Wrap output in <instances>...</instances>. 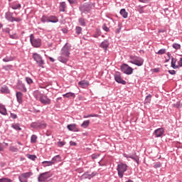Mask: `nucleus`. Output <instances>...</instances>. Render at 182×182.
I'll use <instances>...</instances> for the list:
<instances>
[{
    "label": "nucleus",
    "mask_w": 182,
    "mask_h": 182,
    "mask_svg": "<svg viewBox=\"0 0 182 182\" xmlns=\"http://www.w3.org/2000/svg\"><path fill=\"white\" fill-rule=\"evenodd\" d=\"M70 46L65 43L60 50V56H58V60L61 63H68L69 58H70Z\"/></svg>",
    "instance_id": "obj_1"
},
{
    "label": "nucleus",
    "mask_w": 182,
    "mask_h": 182,
    "mask_svg": "<svg viewBox=\"0 0 182 182\" xmlns=\"http://www.w3.org/2000/svg\"><path fill=\"white\" fill-rule=\"evenodd\" d=\"M129 59V63L136 66H143V63H144V60L139 56L130 55Z\"/></svg>",
    "instance_id": "obj_2"
},
{
    "label": "nucleus",
    "mask_w": 182,
    "mask_h": 182,
    "mask_svg": "<svg viewBox=\"0 0 182 182\" xmlns=\"http://www.w3.org/2000/svg\"><path fill=\"white\" fill-rule=\"evenodd\" d=\"M117 171L118 173V176L119 177V178H122L123 176H124V173L127 171V164L122 162L118 164L117 167Z\"/></svg>",
    "instance_id": "obj_3"
},
{
    "label": "nucleus",
    "mask_w": 182,
    "mask_h": 182,
    "mask_svg": "<svg viewBox=\"0 0 182 182\" xmlns=\"http://www.w3.org/2000/svg\"><path fill=\"white\" fill-rule=\"evenodd\" d=\"M32 58L33 60L37 63V65L39 66V68H45L43 65H45V60H43V58H42V55L41 54H38V53H33Z\"/></svg>",
    "instance_id": "obj_4"
},
{
    "label": "nucleus",
    "mask_w": 182,
    "mask_h": 182,
    "mask_svg": "<svg viewBox=\"0 0 182 182\" xmlns=\"http://www.w3.org/2000/svg\"><path fill=\"white\" fill-rule=\"evenodd\" d=\"M30 42L33 48H41L42 46V40L36 38L33 34L30 35Z\"/></svg>",
    "instance_id": "obj_5"
},
{
    "label": "nucleus",
    "mask_w": 182,
    "mask_h": 182,
    "mask_svg": "<svg viewBox=\"0 0 182 182\" xmlns=\"http://www.w3.org/2000/svg\"><path fill=\"white\" fill-rule=\"evenodd\" d=\"M32 176H33L32 171L22 173L18 175V180L20 182H28V178H31Z\"/></svg>",
    "instance_id": "obj_6"
},
{
    "label": "nucleus",
    "mask_w": 182,
    "mask_h": 182,
    "mask_svg": "<svg viewBox=\"0 0 182 182\" xmlns=\"http://www.w3.org/2000/svg\"><path fill=\"white\" fill-rule=\"evenodd\" d=\"M46 126H47L46 123L41 120L32 122L31 124V127H32V129H36V130H38V129H46Z\"/></svg>",
    "instance_id": "obj_7"
},
{
    "label": "nucleus",
    "mask_w": 182,
    "mask_h": 182,
    "mask_svg": "<svg viewBox=\"0 0 182 182\" xmlns=\"http://www.w3.org/2000/svg\"><path fill=\"white\" fill-rule=\"evenodd\" d=\"M50 177H52V173H50V172H49V171L44 172L43 173H41L38 176V182H44V181H46V180H48V178H50Z\"/></svg>",
    "instance_id": "obj_8"
},
{
    "label": "nucleus",
    "mask_w": 182,
    "mask_h": 182,
    "mask_svg": "<svg viewBox=\"0 0 182 182\" xmlns=\"http://www.w3.org/2000/svg\"><path fill=\"white\" fill-rule=\"evenodd\" d=\"M123 156L125 157V159H132V160H134L136 164H140V156H137L136 152H134L132 155L123 154Z\"/></svg>",
    "instance_id": "obj_9"
},
{
    "label": "nucleus",
    "mask_w": 182,
    "mask_h": 182,
    "mask_svg": "<svg viewBox=\"0 0 182 182\" xmlns=\"http://www.w3.org/2000/svg\"><path fill=\"white\" fill-rule=\"evenodd\" d=\"M121 70L123 73H125V75H132V73H133V68L127 64H123L121 66Z\"/></svg>",
    "instance_id": "obj_10"
},
{
    "label": "nucleus",
    "mask_w": 182,
    "mask_h": 182,
    "mask_svg": "<svg viewBox=\"0 0 182 182\" xmlns=\"http://www.w3.org/2000/svg\"><path fill=\"white\" fill-rule=\"evenodd\" d=\"M39 101L41 102V103H42V105H50V103H52V100H50V99H49L48 96L43 94H41Z\"/></svg>",
    "instance_id": "obj_11"
},
{
    "label": "nucleus",
    "mask_w": 182,
    "mask_h": 182,
    "mask_svg": "<svg viewBox=\"0 0 182 182\" xmlns=\"http://www.w3.org/2000/svg\"><path fill=\"white\" fill-rule=\"evenodd\" d=\"M114 80L117 82V83H119L121 85H126L127 82L122 79V74H120L119 72L115 73L114 75Z\"/></svg>",
    "instance_id": "obj_12"
},
{
    "label": "nucleus",
    "mask_w": 182,
    "mask_h": 182,
    "mask_svg": "<svg viewBox=\"0 0 182 182\" xmlns=\"http://www.w3.org/2000/svg\"><path fill=\"white\" fill-rule=\"evenodd\" d=\"M80 12H90V4H85L79 7Z\"/></svg>",
    "instance_id": "obj_13"
},
{
    "label": "nucleus",
    "mask_w": 182,
    "mask_h": 182,
    "mask_svg": "<svg viewBox=\"0 0 182 182\" xmlns=\"http://www.w3.org/2000/svg\"><path fill=\"white\" fill-rule=\"evenodd\" d=\"M18 90H21L23 93H26L28 90H26V87H25V84L22 82V81H19L16 86Z\"/></svg>",
    "instance_id": "obj_14"
},
{
    "label": "nucleus",
    "mask_w": 182,
    "mask_h": 182,
    "mask_svg": "<svg viewBox=\"0 0 182 182\" xmlns=\"http://www.w3.org/2000/svg\"><path fill=\"white\" fill-rule=\"evenodd\" d=\"M155 137H161L164 134V128H159L154 132Z\"/></svg>",
    "instance_id": "obj_15"
},
{
    "label": "nucleus",
    "mask_w": 182,
    "mask_h": 182,
    "mask_svg": "<svg viewBox=\"0 0 182 182\" xmlns=\"http://www.w3.org/2000/svg\"><path fill=\"white\" fill-rule=\"evenodd\" d=\"M95 176H97V173L96 171L92 172L91 174H89L87 172H85L83 174L84 178H88V180L93 178Z\"/></svg>",
    "instance_id": "obj_16"
},
{
    "label": "nucleus",
    "mask_w": 182,
    "mask_h": 182,
    "mask_svg": "<svg viewBox=\"0 0 182 182\" xmlns=\"http://www.w3.org/2000/svg\"><path fill=\"white\" fill-rule=\"evenodd\" d=\"M109 45L110 43H109V41L105 40L100 43V46L102 48V49H104L105 50H107V48H109Z\"/></svg>",
    "instance_id": "obj_17"
},
{
    "label": "nucleus",
    "mask_w": 182,
    "mask_h": 182,
    "mask_svg": "<svg viewBox=\"0 0 182 182\" xmlns=\"http://www.w3.org/2000/svg\"><path fill=\"white\" fill-rule=\"evenodd\" d=\"M79 86L82 89H86V87H89V81L87 80H82L78 82Z\"/></svg>",
    "instance_id": "obj_18"
},
{
    "label": "nucleus",
    "mask_w": 182,
    "mask_h": 182,
    "mask_svg": "<svg viewBox=\"0 0 182 182\" xmlns=\"http://www.w3.org/2000/svg\"><path fill=\"white\" fill-rule=\"evenodd\" d=\"M0 113L1 114H3V116H7L8 112L6 111V108L5 107V105L0 104Z\"/></svg>",
    "instance_id": "obj_19"
},
{
    "label": "nucleus",
    "mask_w": 182,
    "mask_h": 182,
    "mask_svg": "<svg viewBox=\"0 0 182 182\" xmlns=\"http://www.w3.org/2000/svg\"><path fill=\"white\" fill-rule=\"evenodd\" d=\"M176 63H177V58L172 57L171 66L173 68V69H178V65H176Z\"/></svg>",
    "instance_id": "obj_20"
},
{
    "label": "nucleus",
    "mask_w": 182,
    "mask_h": 182,
    "mask_svg": "<svg viewBox=\"0 0 182 182\" xmlns=\"http://www.w3.org/2000/svg\"><path fill=\"white\" fill-rule=\"evenodd\" d=\"M5 18L9 22H14V16H12V13L6 12L5 14Z\"/></svg>",
    "instance_id": "obj_21"
},
{
    "label": "nucleus",
    "mask_w": 182,
    "mask_h": 182,
    "mask_svg": "<svg viewBox=\"0 0 182 182\" xmlns=\"http://www.w3.org/2000/svg\"><path fill=\"white\" fill-rule=\"evenodd\" d=\"M16 96L18 103L21 104V103H22V102H23V100H22L23 94H22V92H17L16 94Z\"/></svg>",
    "instance_id": "obj_22"
},
{
    "label": "nucleus",
    "mask_w": 182,
    "mask_h": 182,
    "mask_svg": "<svg viewBox=\"0 0 182 182\" xmlns=\"http://www.w3.org/2000/svg\"><path fill=\"white\" fill-rule=\"evenodd\" d=\"M59 11L60 12H65L66 11V2L62 1L60 3Z\"/></svg>",
    "instance_id": "obj_23"
},
{
    "label": "nucleus",
    "mask_w": 182,
    "mask_h": 182,
    "mask_svg": "<svg viewBox=\"0 0 182 182\" xmlns=\"http://www.w3.org/2000/svg\"><path fill=\"white\" fill-rule=\"evenodd\" d=\"M67 127L70 132H79V129H77L76 128L75 124H69L67 126Z\"/></svg>",
    "instance_id": "obj_24"
},
{
    "label": "nucleus",
    "mask_w": 182,
    "mask_h": 182,
    "mask_svg": "<svg viewBox=\"0 0 182 182\" xmlns=\"http://www.w3.org/2000/svg\"><path fill=\"white\" fill-rule=\"evenodd\" d=\"M49 21L51 23H57V22H59V18L56 16H50Z\"/></svg>",
    "instance_id": "obj_25"
},
{
    "label": "nucleus",
    "mask_w": 182,
    "mask_h": 182,
    "mask_svg": "<svg viewBox=\"0 0 182 182\" xmlns=\"http://www.w3.org/2000/svg\"><path fill=\"white\" fill-rule=\"evenodd\" d=\"M62 158L60 157V155H56L51 159V161L54 163V164H56V163H59V161H61Z\"/></svg>",
    "instance_id": "obj_26"
},
{
    "label": "nucleus",
    "mask_w": 182,
    "mask_h": 182,
    "mask_svg": "<svg viewBox=\"0 0 182 182\" xmlns=\"http://www.w3.org/2000/svg\"><path fill=\"white\" fill-rule=\"evenodd\" d=\"M119 14L122 16V18H124V19H126L127 16H129V13L126 11L125 9H122L119 11Z\"/></svg>",
    "instance_id": "obj_27"
},
{
    "label": "nucleus",
    "mask_w": 182,
    "mask_h": 182,
    "mask_svg": "<svg viewBox=\"0 0 182 182\" xmlns=\"http://www.w3.org/2000/svg\"><path fill=\"white\" fill-rule=\"evenodd\" d=\"M2 69H4V70H6V72H10V70H14V65H4L2 67Z\"/></svg>",
    "instance_id": "obj_28"
},
{
    "label": "nucleus",
    "mask_w": 182,
    "mask_h": 182,
    "mask_svg": "<svg viewBox=\"0 0 182 182\" xmlns=\"http://www.w3.org/2000/svg\"><path fill=\"white\" fill-rule=\"evenodd\" d=\"M0 92L1 93H6V94H9L11 93V91L9 90V88H8V87L6 86H3L1 87Z\"/></svg>",
    "instance_id": "obj_29"
},
{
    "label": "nucleus",
    "mask_w": 182,
    "mask_h": 182,
    "mask_svg": "<svg viewBox=\"0 0 182 182\" xmlns=\"http://www.w3.org/2000/svg\"><path fill=\"white\" fill-rule=\"evenodd\" d=\"M42 164H43L44 167H49L53 166L54 162L53 161H44L42 162Z\"/></svg>",
    "instance_id": "obj_30"
},
{
    "label": "nucleus",
    "mask_w": 182,
    "mask_h": 182,
    "mask_svg": "<svg viewBox=\"0 0 182 182\" xmlns=\"http://www.w3.org/2000/svg\"><path fill=\"white\" fill-rule=\"evenodd\" d=\"M89 124H90V120H85L81 124V127H82L83 129H87V127H89Z\"/></svg>",
    "instance_id": "obj_31"
},
{
    "label": "nucleus",
    "mask_w": 182,
    "mask_h": 182,
    "mask_svg": "<svg viewBox=\"0 0 182 182\" xmlns=\"http://www.w3.org/2000/svg\"><path fill=\"white\" fill-rule=\"evenodd\" d=\"M11 127L12 129H14V130H17L18 132H21V130H22V128L19 127V124H11Z\"/></svg>",
    "instance_id": "obj_32"
},
{
    "label": "nucleus",
    "mask_w": 182,
    "mask_h": 182,
    "mask_svg": "<svg viewBox=\"0 0 182 182\" xmlns=\"http://www.w3.org/2000/svg\"><path fill=\"white\" fill-rule=\"evenodd\" d=\"M63 97H75V93L73 92H67L66 94L63 95Z\"/></svg>",
    "instance_id": "obj_33"
},
{
    "label": "nucleus",
    "mask_w": 182,
    "mask_h": 182,
    "mask_svg": "<svg viewBox=\"0 0 182 182\" xmlns=\"http://www.w3.org/2000/svg\"><path fill=\"white\" fill-rule=\"evenodd\" d=\"M102 35V31L100 29L97 28L95 33L93 34V38H99Z\"/></svg>",
    "instance_id": "obj_34"
},
{
    "label": "nucleus",
    "mask_w": 182,
    "mask_h": 182,
    "mask_svg": "<svg viewBox=\"0 0 182 182\" xmlns=\"http://www.w3.org/2000/svg\"><path fill=\"white\" fill-rule=\"evenodd\" d=\"M78 22L81 26H86V20L83 18H80Z\"/></svg>",
    "instance_id": "obj_35"
},
{
    "label": "nucleus",
    "mask_w": 182,
    "mask_h": 182,
    "mask_svg": "<svg viewBox=\"0 0 182 182\" xmlns=\"http://www.w3.org/2000/svg\"><path fill=\"white\" fill-rule=\"evenodd\" d=\"M136 11H138V12L139 14H144V9L143 6L141 5H139L138 6L136 7Z\"/></svg>",
    "instance_id": "obj_36"
},
{
    "label": "nucleus",
    "mask_w": 182,
    "mask_h": 182,
    "mask_svg": "<svg viewBox=\"0 0 182 182\" xmlns=\"http://www.w3.org/2000/svg\"><path fill=\"white\" fill-rule=\"evenodd\" d=\"M172 48H173V49H176V50H179V49H181V45H180L177 43H174L172 45Z\"/></svg>",
    "instance_id": "obj_37"
},
{
    "label": "nucleus",
    "mask_w": 182,
    "mask_h": 182,
    "mask_svg": "<svg viewBox=\"0 0 182 182\" xmlns=\"http://www.w3.org/2000/svg\"><path fill=\"white\" fill-rule=\"evenodd\" d=\"M12 60H14V57L12 56H6L3 58V62H12Z\"/></svg>",
    "instance_id": "obj_38"
},
{
    "label": "nucleus",
    "mask_w": 182,
    "mask_h": 182,
    "mask_svg": "<svg viewBox=\"0 0 182 182\" xmlns=\"http://www.w3.org/2000/svg\"><path fill=\"white\" fill-rule=\"evenodd\" d=\"M38 140V136L35 134L32 135L31 137V143H36Z\"/></svg>",
    "instance_id": "obj_39"
},
{
    "label": "nucleus",
    "mask_w": 182,
    "mask_h": 182,
    "mask_svg": "<svg viewBox=\"0 0 182 182\" xmlns=\"http://www.w3.org/2000/svg\"><path fill=\"white\" fill-rule=\"evenodd\" d=\"M173 107H176V109H181L182 104L180 102H176L175 104H173Z\"/></svg>",
    "instance_id": "obj_40"
},
{
    "label": "nucleus",
    "mask_w": 182,
    "mask_h": 182,
    "mask_svg": "<svg viewBox=\"0 0 182 182\" xmlns=\"http://www.w3.org/2000/svg\"><path fill=\"white\" fill-rule=\"evenodd\" d=\"M41 92H39V90H36L33 92V95L35 97V99H36V100H38V99H39V95Z\"/></svg>",
    "instance_id": "obj_41"
},
{
    "label": "nucleus",
    "mask_w": 182,
    "mask_h": 182,
    "mask_svg": "<svg viewBox=\"0 0 182 182\" xmlns=\"http://www.w3.org/2000/svg\"><path fill=\"white\" fill-rule=\"evenodd\" d=\"M41 22H43V23H45V22H50V21H49V17L48 18V16H43L42 17H41Z\"/></svg>",
    "instance_id": "obj_42"
},
{
    "label": "nucleus",
    "mask_w": 182,
    "mask_h": 182,
    "mask_svg": "<svg viewBox=\"0 0 182 182\" xmlns=\"http://www.w3.org/2000/svg\"><path fill=\"white\" fill-rule=\"evenodd\" d=\"M75 32H76L77 35H80L82 33V27L77 26L75 28Z\"/></svg>",
    "instance_id": "obj_43"
},
{
    "label": "nucleus",
    "mask_w": 182,
    "mask_h": 182,
    "mask_svg": "<svg viewBox=\"0 0 182 182\" xmlns=\"http://www.w3.org/2000/svg\"><path fill=\"white\" fill-rule=\"evenodd\" d=\"M26 82L28 83V85H32V83H33V80L29 77H26Z\"/></svg>",
    "instance_id": "obj_44"
},
{
    "label": "nucleus",
    "mask_w": 182,
    "mask_h": 182,
    "mask_svg": "<svg viewBox=\"0 0 182 182\" xmlns=\"http://www.w3.org/2000/svg\"><path fill=\"white\" fill-rule=\"evenodd\" d=\"M0 182H12V179L8 178H0Z\"/></svg>",
    "instance_id": "obj_45"
},
{
    "label": "nucleus",
    "mask_w": 182,
    "mask_h": 182,
    "mask_svg": "<svg viewBox=\"0 0 182 182\" xmlns=\"http://www.w3.org/2000/svg\"><path fill=\"white\" fill-rule=\"evenodd\" d=\"M21 4H14L11 6L12 9L16 10L21 9Z\"/></svg>",
    "instance_id": "obj_46"
},
{
    "label": "nucleus",
    "mask_w": 182,
    "mask_h": 182,
    "mask_svg": "<svg viewBox=\"0 0 182 182\" xmlns=\"http://www.w3.org/2000/svg\"><path fill=\"white\" fill-rule=\"evenodd\" d=\"M28 159H29L30 160H32L33 161H35V160H36V155L28 154Z\"/></svg>",
    "instance_id": "obj_47"
},
{
    "label": "nucleus",
    "mask_w": 182,
    "mask_h": 182,
    "mask_svg": "<svg viewBox=\"0 0 182 182\" xmlns=\"http://www.w3.org/2000/svg\"><path fill=\"white\" fill-rule=\"evenodd\" d=\"M156 53L157 55H164L166 53V48L160 49Z\"/></svg>",
    "instance_id": "obj_48"
},
{
    "label": "nucleus",
    "mask_w": 182,
    "mask_h": 182,
    "mask_svg": "<svg viewBox=\"0 0 182 182\" xmlns=\"http://www.w3.org/2000/svg\"><path fill=\"white\" fill-rule=\"evenodd\" d=\"M87 117H99V115L98 114H88V115H85L84 116V119H87Z\"/></svg>",
    "instance_id": "obj_49"
},
{
    "label": "nucleus",
    "mask_w": 182,
    "mask_h": 182,
    "mask_svg": "<svg viewBox=\"0 0 182 182\" xmlns=\"http://www.w3.org/2000/svg\"><path fill=\"white\" fill-rule=\"evenodd\" d=\"M120 31H122V23L118 24V28L115 31V33H120Z\"/></svg>",
    "instance_id": "obj_50"
},
{
    "label": "nucleus",
    "mask_w": 182,
    "mask_h": 182,
    "mask_svg": "<svg viewBox=\"0 0 182 182\" xmlns=\"http://www.w3.org/2000/svg\"><path fill=\"white\" fill-rule=\"evenodd\" d=\"M146 102L147 103H150V102H151V95H148L146 97V99H145Z\"/></svg>",
    "instance_id": "obj_51"
},
{
    "label": "nucleus",
    "mask_w": 182,
    "mask_h": 182,
    "mask_svg": "<svg viewBox=\"0 0 182 182\" xmlns=\"http://www.w3.org/2000/svg\"><path fill=\"white\" fill-rule=\"evenodd\" d=\"M9 37L11 39H18L19 37L18 36V34L14 33V34H10Z\"/></svg>",
    "instance_id": "obj_52"
},
{
    "label": "nucleus",
    "mask_w": 182,
    "mask_h": 182,
    "mask_svg": "<svg viewBox=\"0 0 182 182\" xmlns=\"http://www.w3.org/2000/svg\"><path fill=\"white\" fill-rule=\"evenodd\" d=\"M160 167H161V163L160 162H156L154 165V168H160Z\"/></svg>",
    "instance_id": "obj_53"
},
{
    "label": "nucleus",
    "mask_w": 182,
    "mask_h": 182,
    "mask_svg": "<svg viewBox=\"0 0 182 182\" xmlns=\"http://www.w3.org/2000/svg\"><path fill=\"white\" fill-rule=\"evenodd\" d=\"M18 148L15 147V146H10V151H13V153H16V151H18Z\"/></svg>",
    "instance_id": "obj_54"
},
{
    "label": "nucleus",
    "mask_w": 182,
    "mask_h": 182,
    "mask_svg": "<svg viewBox=\"0 0 182 182\" xmlns=\"http://www.w3.org/2000/svg\"><path fill=\"white\" fill-rule=\"evenodd\" d=\"M58 147H63L66 143L65 141H58Z\"/></svg>",
    "instance_id": "obj_55"
},
{
    "label": "nucleus",
    "mask_w": 182,
    "mask_h": 182,
    "mask_svg": "<svg viewBox=\"0 0 182 182\" xmlns=\"http://www.w3.org/2000/svg\"><path fill=\"white\" fill-rule=\"evenodd\" d=\"M21 21H22L21 18H13V22H21Z\"/></svg>",
    "instance_id": "obj_56"
},
{
    "label": "nucleus",
    "mask_w": 182,
    "mask_h": 182,
    "mask_svg": "<svg viewBox=\"0 0 182 182\" xmlns=\"http://www.w3.org/2000/svg\"><path fill=\"white\" fill-rule=\"evenodd\" d=\"M10 116H11V117L13 118L14 119H18V115H16V114H14V113L11 112V113L10 114Z\"/></svg>",
    "instance_id": "obj_57"
},
{
    "label": "nucleus",
    "mask_w": 182,
    "mask_h": 182,
    "mask_svg": "<svg viewBox=\"0 0 182 182\" xmlns=\"http://www.w3.org/2000/svg\"><path fill=\"white\" fill-rule=\"evenodd\" d=\"M102 29H103V31H105V32H109V27L106 26V25H104L102 26Z\"/></svg>",
    "instance_id": "obj_58"
},
{
    "label": "nucleus",
    "mask_w": 182,
    "mask_h": 182,
    "mask_svg": "<svg viewBox=\"0 0 182 182\" xmlns=\"http://www.w3.org/2000/svg\"><path fill=\"white\" fill-rule=\"evenodd\" d=\"M178 68L180 67V68H182V58H180V60H179V61L178 62Z\"/></svg>",
    "instance_id": "obj_59"
},
{
    "label": "nucleus",
    "mask_w": 182,
    "mask_h": 182,
    "mask_svg": "<svg viewBox=\"0 0 182 182\" xmlns=\"http://www.w3.org/2000/svg\"><path fill=\"white\" fill-rule=\"evenodd\" d=\"M69 4H70V5H73V4H76V1L77 0H68Z\"/></svg>",
    "instance_id": "obj_60"
},
{
    "label": "nucleus",
    "mask_w": 182,
    "mask_h": 182,
    "mask_svg": "<svg viewBox=\"0 0 182 182\" xmlns=\"http://www.w3.org/2000/svg\"><path fill=\"white\" fill-rule=\"evenodd\" d=\"M168 73H170V75H176V70H168Z\"/></svg>",
    "instance_id": "obj_61"
},
{
    "label": "nucleus",
    "mask_w": 182,
    "mask_h": 182,
    "mask_svg": "<svg viewBox=\"0 0 182 182\" xmlns=\"http://www.w3.org/2000/svg\"><path fill=\"white\" fill-rule=\"evenodd\" d=\"M154 72H155L156 73H158V72H160V68H154Z\"/></svg>",
    "instance_id": "obj_62"
},
{
    "label": "nucleus",
    "mask_w": 182,
    "mask_h": 182,
    "mask_svg": "<svg viewBox=\"0 0 182 182\" xmlns=\"http://www.w3.org/2000/svg\"><path fill=\"white\" fill-rule=\"evenodd\" d=\"M70 146H76V142L71 141L70 142Z\"/></svg>",
    "instance_id": "obj_63"
},
{
    "label": "nucleus",
    "mask_w": 182,
    "mask_h": 182,
    "mask_svg": "<svg viewBox=\"0 0 182 182\" xmlns=\"http://www.w3.org/2000/svg\"><path fill=\"white\" fill-rule=\"evenodd\" d=\"M49 60H50V62H55V59L52 57H49Z\"/></svg>",
    "instance_id": "obj_64"
}]
</instances>
